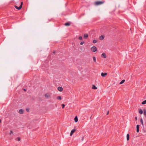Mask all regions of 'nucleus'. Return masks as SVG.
Returning <instances> with one entry per match:
<instances>
[{
  "label": "nucleus",
  "mask_w": 146,
  "mask_h": 146,
  "mask_svg": "<svg viewBox=\"0 0 146 146\" xmlns=\"http://www.w3.org/2000/svg\"><path fill=\"white\" fill-rule=\"evenodd\" d=\"M104 2V1H97L95 2V4L96 5H100L103 4Z\"/></svg>",
  "instance_id": "1"
},
{
  "label": "nucleus",
  "mask_w": 146,
  "mask_h": 146,
  "mask_svg": "<svg viewBox=\"0 0 146 146\" xmlns=\"http://www.w3.org/2000/svg\"><path fill=\"white\" fill-rule=\"evenodd\" d=\"M23 2H21V5L19 7H18L16 5H15L14 7L17 9H18V10H20L22 8V5H23Z\"/></svg>",
  "instance_id": "2"
},
{
  "label": "nucleus",
  "mask_w": 146,
  "mask_h": 146,
  "mask_svg": "<svg viewBox=\"0 0 146 146\" xmlns=\"http://www.w3.org/2000/svg\"><path fill=\"white\" fill-rule=\"evenodd\" d=\"M91 50L93 52H95L97 50L96 47L95 46L92 47L91 49Z\"/></svg>",
  "instance_id": "3"
},
{
  "label": "nucleus",
  "mask_w": 146,
  "mask_h": 146,
  "mask_svg": "<svg viewBox=\"0 0 146 146\" xmlns=\"http://www.w3.org/2000/svg\"><path fill=\"white\" fill-rule=\"evenodd\" d=\"M76 131V129H74L72 130L71 131L70 133V136H72V134H73V133L75 132V131Z\"/></svg>",
  "instance_id": "4"
},
{
  "label": "nucleus",
  "mask_w": 146,
  "mask_h": 146,
  "mask_svg": "<svg viewBox=\"0 0 146 146\" xmlns=\"http://www.w3.org/2000/svg\"><path fill=\"white\" fill-rule=\"evenodd\" d=\"M139 125H137V126H136V131H137V133H138L139 131Z\"/></svg>",
  "instance_id": "5"
},
{
  "label": "nucleus",
  "mask_w": 146,
  "mask_h": 146,
  "mask_svg": "<svg viewBox=\"0 0 146 146\" xmlns=\"http://www.w3.org/2000/svg\"><path fill=\"white\" fill-rule=\"evenodd\" d=\"M107 75V73H103V72H102V73H101V76L102 77H105Z\"/></svg>",
  "instance_id": "6"
},
{
  "label": "nucleus",
  "mask_w": 146,
  "mask_h": 146,
  "mask_svg": "<svg viewBox=\"0 0 146 146\" xmlns=\"http://www.w3.org/2000/svg\"><path fill=\"white\" fill-rule=\"evenodd\" d=\"M58 90L60 92H62L63 90V88L62 87H59L58 88Z\"/></svg>",
  "instance_id": "7"
},
{
  "label": "nucleus",
  "mask_w": 146,
  "mask_h": 146,
  "mask_svg": "<svg viewBox=\"0 0 146 146\" xmlns=\"http://www.w3.org/2000/svg\"><path fill=\"white\" fill-rule=\"evenodd\" d=\"M101 57L102 58H106V54L104 53H103L101 55Z\"/></svg>",
  "instance_id": "8"
},
{
  "label": "nucleus",
  "mask_w": 146,
  "mask_h": 146,
  "mask_svg": "<svg viewBox=\"0 0 146 146\" xmlns=\"http://www.w3.org/2000/svg\"><path fill=\"white\" fill-rule=\"evenodd\" d=\"M139 112L140 114H142L143 113V111L141 109H139Z\"/></svg>",
  "instance_id": "9"
},
{
  "label": "nucleus",
  "mask_w": 146,
  "mask_h": 146,
  "mask_svg": "<svg viewBox=\"0 0 146 146\" xmlns=\"http://www.w3.org/2000/svg\"><path fill=\"white\" fill-rule=\"evenodd\" d=\"M24 112V110L22 109H20L19 110V113L20 114H23Z\"/></svg>",
  "instance_id": "10"
},
{
  "label": "nucleus",
  "mask_w": 146,
  "mask_h": 146,
  "mask_svg": "<svg viewBox=\"0 0 146 146\" xmlns=\"http://www.w3.org/2000/svg\"><path fill=\"white\" fill-rule=\"evenodd\" d=\"M88 37V34H85L84 35V38L86 39Z\"/></svg>",
  "instance_id": "11"
},
{
  "label": "nucleus",
  "mask_w": 146,
  "mask_h": 146,
  "mask_svg": "<svg viewBox=\"0 0 146 146\" xmlns=\"http://www.w3.org/2000/svg\"><path fill=\"white\" fill-rule=\"evenodd\" d=\"M74 121L75 122H77L78 121V119L77 116H76L74 119Z\"/></svg>",
  "instance_id": "12"
},
{
  "label": "nucleus",
  "mask_w": 146,
  "mask_h": 146,
  "mask_svg": "<svg viewBox=\"0 0 146 146\" xmlns=\"http://www.w3.org/2000/svg\"><path fill=\"white\" fill-rule=\"evenodd\" d=\"M104 36L102 35L99 38L100 40H103L104 39Z\"/></svg>",
  "instance_id": "13"
},
{
  "label": "nucleus",
  "mask_w": 146,
  "mask_h": 146,
  "mask_svg": "<svg viewBox=\"0 0 146 146\" xmlns=\"http://www.w3.org/2000/svg\"><path fill=\"white\" fill-rule=\"evenodd\" d=\"M129 139V134H127V140L128 141Z\"/></svg>",
  "instance_id": "14"
},
{
  "label": "nucleus",
  "mask_w": 146,
  "mask_h": 146,
  "mask_svg": "<svg viewBox=\"0 0 146 146\" xmlns=\"http://www.w3.org/2000/svg\"><path fill=\"white\" fill-rule=\"evenodd\" d=\"M50 95L48 94H45L44 96L46 98H48L50 96Z\"/></svg>",
  "instance_id": "15"
},
{
  "label": "nucleus",
  "mask_w": 146,
  "mask_h": 146,
  "mask_svg": "<svg viewBox=\"0 0 146 146\" xmlns=\"http://www.w3.org/2000/svg\"><path fill=\"white\" fill-rule=\"evenodd\" d=\"M64 25L66 26H69L70 25V24L69 22H67L65 23Z\"/></svg>",
  "instance_id": "16"
},
{
  "label": "nucleus",
  "mask_w": 146,
  "mask_h": 146,
  "mask_svg": "<svg viewBox=\"0 0 146 146\" xmlns=\"http://www.w3.org/2000/svg\"><path fill=\"white\" fill-rule=\"evenodd\" d=\"M92 88L94 89H96L97 88L94 85H93L92 86Z\"/></svg>",
  "instance_id": "17"
},
{
  "label": "nucleus",
  "mask_w": 146,
  "mask_h": 146,
  "mask_svg": "<svg viewBox=\"0 0 146 146\" xmlns=\"http://www.w3.org/2000/svg\"><path fill=\"white\" fill-rule=\"evenodd\" d=\"M57 99L58 100H61L62 99V98L60 96H58L57 97Z\"/></svg>",
  "instance_id": "18"
},
{
  "label": "nucleus",
  "mask_w": 146,
  "mask_h": 146,
  "mask_svg": "<svg viewBox=\"0 0 146 146\" xmlns=\"http://www.w3.org/2000/svg\"><path fill=\"white\" fill-rule=\"evenodd\" d=\"M140 122L143 126V120L142 118H141L140 120Z\"/></svg>",
  "instance_id": "19"
},
{
  "label": "nucleus",
  "mask_w": 146,
  "mask_h": 146,
  "mask_svg": "<svg viewBox=\"0 0 146 146\" xmlns=\"http://www.w3.org/2000/svg\"><path fill=\"white\" fill-rule=\"evenodd\" d=\"M93 59L94 61L96 63V58L95 57H93Z\"/></svg>",
  "instance_id": "20"
},
{
  "label": "nucleus",
  "mask_w": 146,
  "mask_h": 146,
  "mask_svg": "<svg viewBox=\"0 0 146 146\" xmlns=\"http://www.w3.org/2000/svg\"><path fill=\"white\" fill-rule=\"evenodd\" d=\"M125 81V80H122L120 82V84H123Z\"/></svg>",
  "instance_id": "21"
},
{
  "label": "nucleus",
  "mask_w": 146,
  "mask_h": 146,
  "mask_svg": "<svg viewBox=\"0 0 146 146\" xmlns=\"http://www.w3.org/2000/svg\"><path fill=\"white\" fill-rule=\"evenodd\" d=\"M143 114L144 115H146V110L145 109L143 110Z\"/></svg>",
  "instance_id": "22"
},
{
  "label": "nucleus",
  "mask_w": 146,
  "mask_h": 146,
  "mask_svg": "<svg viewBox=\"0 0 146 146\" xmlns=\"http://www.w3.org/2000/svg\"><path fill=\"white\" fill-rule=\"evenodd\" d=\"M142 104H146V100H144V101H143L142 102Z\"/></svg>",
  "instance_id": "23"
},
{
  "label": "nucleus",
  "mask_w": 146,
  "mask_h": 146,
  "mask_svg": "<svg viewBox=\"0 0 146 146\" xmlns=\"http://www.w3.org/2000/svg\"><path fill=\"white\" fill-rule=\"evenodd\" d=\"M97 42V40H94L93 41V42L94 43H95Z\"/></svg>",
  "instance_id": "24"
},
{
  "label": "nucleus",
  "mask_w": 146,
  "mask_h": 146,
  "mask_svg": "<svg viewBox=\"0 0 146 146\" xmlns=\"http://www.w3.org/2000/svg\"><path fill=\"white\" fill-rule=\"evenodd\" d=\"M17 141H20L21 139L20 137H18L17 138Z\"/></svg>",
  "instance_id": "25"
},
{
  "label": "nucleus",
  "mask_w": 146,
  "mask_h": 146,
  "mask_svg": "<svg viewBox=\"0 0 146 146\" xmlns=\"http://www.w3.org/2000/svg\"><path fill=\"white\" fill-rule=\"evenodd\" d=\"M79 39L80 40H81L82 39V36H80L79 37Z\"/></svg>",
  "instance_id": "26"
},
{
  "label": "nucleus",
  "mask_w": 146,
  "mask_h": 146,
  "mask_svg": "<svg viewBox=\"0 0 146 146\" xmlns=\"http://www.w3.org/2000/svg\"><path fill=\"white\" fill-rule=\"evenodd\" d=\"M62 108H64L65 107V105L64 104H62Z\"/></svg>",
  "instance_id": "27"
},
{
  "label": "nucleus",
  "mask_w": 146,
  "mask_h": 146,
  "mask_svg": "<svg viewBox=\"0 0 146 146\" xmlns=\"http://www.w3.org/2000/svg\"><path fill=\"white\" fill-rule=\"evenodd\" d=\"M84 43V41L80 43V44L81 45H82Z\"/></svg>",
  "instance_id": "28"
},
{
  "label": "nucleus",
  "mask_w": 146,
  "mask_h": 146,
  "mask_svg": "<svg viewBox=\"0 0 146 146\" xmlns=\"http://www.w3.org/2000/svg\"><path fill=\"white\" fill-rule=\"evenodd\" d=\"M135 120L137 121V116H136L135 117Z\"/></svg>",
  "instance_id": "29"
},
{
  "label": "nucleus",
  "mask_w": 146,
  "mask_h": 146,
  "mask_svg": "<svg viewBox=\"0 0 146 146\" xmlns=\"http://www.w3.org/2000/svg\"><path fill=\"white\" fill-rule=\"evenodd\" d=\"M13 133V132L12 131H10V134H11Z\"/></svg>",
  "instance_id": "30"
},
{
  "label": "nucleus",
  "mask_w": 146,
  "mask_h": 146,
  "mask_svg": "<svg viewBox=\"0 0 146 146\" xmlns=\"http://www.w3.org/2000/svg\"><path fill=\"white\" fill-rule=\"evenodd\" d=\"M84 137H83L82 139V141H83V139H84Z\"/></svg>",
  "instance_id": "31"
},
{
  "label": "nucleus",
  "mask_w": 146,
  "mask_h": 146,
  "mask_svg": "<svg viewBox=\"0 0 146 146\" xmlns=\"http://www.w3.org/2000/svg\"><path fill=\"white\" fill-rule=\"evenodd\" d=\"M109 114V111H108V112L107 113V115H108Z\"/></svg>",
  "instance_id": "32"
},
{
  "label": "nucleus",
  "mask_w": 146,
  "mask_h": 146,
  "mask_svg": "<svg viewBox=\"0 0 146 146\" xmlns=\"http://www.w3.org/2000/svg\"><path fill=\"white\" fill-rule=\"evenodd\" d=\"M23 90H24V91H26V89H24Z\"/></svg>",
  "instance_id": "33"
},
{
  "label": "nucleus",
  "mask_w": 146,
  "mask_h": 146,
  "mask_svg": "<svg viewBox=\"0 0 146 146\" xmlns=\"http://www.w3.org/2000/svg\"><path fill=\"white\" fill-rule=\"evenodd\" d=\"M27 111H29V110H28V109H27Z\"/></svg>",
  "instance_id": "34"
},
{
  "label": "nucleus",
  "mask_w": 146,
  "mask_h": 146,
  "mask_svg": "<svg viewBox=\"0 0 146 146\" xmlns=\"http://www.w3.org/2000/svg\"><path fill=\"white\" fill-rule=\"evenodd\" d=\"M1 120L0 119V123H1Z\"/></svg>",
  "instance_id": "35"
},
{
  "label": "nucleus",
  "mask_w": 146,
  "mask_h": 146,
  "mask_svg": "<svg viewBox=\"0 0 146 146\" xmlns=\"http://www.w3.org/2000/svg\"><path fill=\"white\" fill-rule=\"evenodd\" d=\"M53 53L54 54L55 53V52H53Z\"/></svg>",
  "instance_id": "36"
},
{
  "label": "nucleus",
  "mask_w": 146,
  "mask_h": 146,
  "mask_svg": "<svg viewBox=\"0 0 146 146\" xmlns=\"http://www.w3.org/2000/svg\"><path fill=\"white\" fill-rule=\"evenodd\" d=\"M143 127V128L145 130V129H144V127Z\"/></svg>",
  "instance_id": "37"
}]
</instances>
